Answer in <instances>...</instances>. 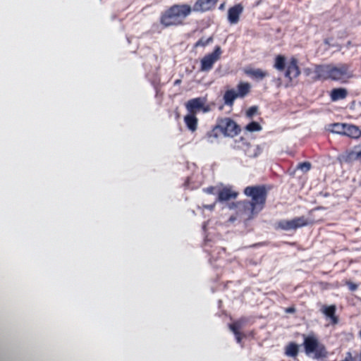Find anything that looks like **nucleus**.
<instances>
[{
  "label": "nucleus",
  "instance_id": "obj_1",
  "mask_svg": "<svg viewBox=\"0 0 361 361\" xmlns=\"http://www.w3.org/2000/svg\"><path fill=\"white\" fill-rule=\"evenodd\" d=\"M191 11L187 4L173 5L161 16V23L164 27L180 25Z\"/></svg>",
  "mask_w": 361,
  "mask_h": 361
},
{
  "label": "nucleus",
  "instance_id": "obj_2",
  "mask_svg": "<svg viewBox=\"0 0 361 361\" xmlns=\"http://www.w3.org/2000/svg\"><path fill=\"white\" fill-rule=\"evenodd\" d=\"M219 129L225 136L234 137L237 135L240 131V128L236 123L230 118H224L221 119L215 128L210 132H208L205 136V139L209 143H213L218 137L215 130Z\"/></svg>",
  "mask_w": 361,
  "mask_h": 361
},
{
  "label": "nucleus",
  "instance_id": "obj_3",
  "mask_svg": "<svg viewBox=\"0 0 361 361\" xmlns=\"http://www.w3.org/2000/svg\"><path fill=\"white\" fill-rule=\"evenodd\" d=\"M244 194L251 197L250 202L259 212L264 207L267 199V190L263 185L247 186L244 189Z\"/></svg>",
  "mask_w": 361,
  "mask_h": 361
},
{
  "label": "nucleus",
  "instance_id": "obj_4",
  "mask_svg": "<svg viewBox=\"0 0 361 361\" xmlns=\"http://www.w3.org/2000/svg\"><path fill=\"white\" fill-rule=\"evenodd\" d=\"M303 345L307 355L314 353L316 359L324 358L327 356L328 353L324 345L319 343L314 336H304Z\"/></svg>",
  "mask_w": 361,
  "mask_h": 361
},
{
  "label": "nucleus",
  "instance_id": "obj_5",
  "mask_svg": "<svg viewBox=\"0 0 361 361\" xmlns=\"http://www.w3.org/2000/svg\"><path fill=\"white\" fill-rule=\"evenodd\" d=\"M352 77L353 73L348 64L340 63L338 66L331 64L329 79L331 80L339 81L343 83Z\"/></svg>",
  "mask_w": 361,
  "mask_h": 361
},
{
  "label": "nucleus",
  "instance_id": "obj_6",
  "mask_svg": "<svg viewBox=\"0 0 361 361\" xmlns=\"http://www.w3.org/2000/svg\"><path fill=\"white\" fill-rule=\"evenodd\" d=\"M206 98L202 97L189 99L185 104L188 114L196 115L199 111L208 112L210 109L206 105Z\"/></svg>",
  "mask_w": 361,
  "mask_h": 361
},
{
  "label": "nucleus",
  "instance_id": "obj_7",
  "mask_svg": "<svg viewBox=\"0 0 361 361\" xmlns=\"http://www.w3.org/2000/svg\"><path fill=\"white\" fill-rule=\"evenodd\" d=\"M222 51L219 46H216L214 48L213 52L204 56L200 63V71L202 72H208L212 69L214 64L216 62L221 54Z\"/></svg>",
  "mask_w": 361,
  "mask_h": 361
},
{
  "label": "nucleus",
  "instance_id": "obj_8",
  "mask_svg": "<svg viewBox=\"0 0 361 361\" xmlns=\"http://www.w3.org/2000/svg\"><path fill=\"white\" fill-rule=\"evenodd\" d=\"M238 147L241 148L244 151L245 155L250 158L257 157L259 154H261L263 150L260 145L252 146L243 137L240 138V140L238 141Z\"/></svg>",
  "mask_w": 361,
  "mask_h": 361
},
{
  "label": "nucleus",
  "instance_id": "obj_9",
  "mask_svg": "<svg viewBox=\"0 0 361 361\" xmlns=\"http://www.w3.org/2000/svg\"><path fill=\"white\" fill-rule=\"evenodd\" d=\"M307 221L304 216H300L291 220L281 221L279 224V226L284 231H290L307 226Z\"/></svg>",
  "mask_w": 361,
  "mask_h": 361
},
{
  "label": "nucleus",
  "instance_id": "obj_10",
  "mask_svg": "<svg viewBox=\"0 0 361 361\" xmlns=\"http://www.w3.org/2000/svg\"><path fill=\"white\" fill-rule=\"evenodd\" d=\"M233 205L235 206L239 212H242L246 215L247 219H252L255 215L259 213L249 200L239 201L236 204H233Z\"/></svg>",
  "mask_w": 361,
  "mask_h": 361
},
{
  "label": "nucleus",
  "instance_id": "obj_11",
  "mask_svg": "<svg viewBox=\"0 0 361 361\" xmlns=\"http://www.w3.org/2000/svg\"><path fill=\"white\" fill-rule=\"evenodd\" d=\"M244 7L241 4H238L232 7H230L228 10V22L231 25H235L240 20V16L243 13Z\"/></svg>",
  "mask_w": 361,
  "mask_h": 361
},
{
  "label": "nucleus",
  "instance_id": "obj_12",
  "mask_svg": "<svg viewBox=\"0 0 361 361\" xmlns=\"http://www.w3.org/2000/svg\"><path fill=\"white\" fill-rule=\"evenodd\" d=\"M331 64L329 65H316L314 67L312 77L314 80H328L330 77Z\"/></svg>",
  "mask_w": 361,
  "mask_h": 361
},
{
  "label": "nucleus",
  "instance_id": "obj_13",
  "mask_svg": "<svg viewBox=\"0 0 361 361\" xmlns=\"http://www.w3.org/2000/svg\"><path fill=\"white\" fill-rule=\"evenodd\" d=\"M218 0H197L192 10L197 12H205L214 8Z\"/></svg>",
  "mask_w": 361,
  "mask_h": 361
},
{
  "label": "nucleus",
  "instance_id": "obj_14",
  "mask_svg": "<svg viewBox=\"0 0 361 361\" xmlns=\"http://www.w3.org/2000/svg\"><path fill=\"white\" fill-rule=\"evenodd\" d=\"M237 196L238 192L233 191L230 188L225 187L222 189H219L217 191L216 202H224L231 199H235Z\"/></svg>",
  "mask_w": 361,
  "mask_h": 361
},
{
  "label": "nucleus",
  "instance_id": "obj_15",
  "mask_svg": "<svg viewBox=\"0 0 361 361\" xmlns=\"http://www.w3.org/2000/svg\"><path fill=\"white\" fill-rule=\"evenodd\" d=\"M300 73L299 67L298 66V60L292 58L287 66L285 76L290 80L297 78Z\"/></svg>",
  "mask_w": 361,
  "mask_h": 361
},
{
  "label": "nucleus",
  "instance_id": "obj_16",
  "mask_svg": "<svg viewBox=\"0 0 361 361\" xmlns=\"http://www.w3.org/2000/svg\"><path fill=\"white\" fill-rule=\"evenodd\" d=\"M244 73L252 80H262L268 76V73L260 68H247L244 70Z\"/></svg>",
  "mask_w": 361,
  "mask_h": 361
},
{
  "label": "nucleus",
  "instance_id": "obj_17",
  "mask_svg": "<svg viewBox=\"0 0 361 361\" xmlns=\"http://www.w3.org/2000/svg\"><path fill=\"white\" fill-rule=\"evenodd\" d=\"M336 311V307L334 305L326 306L324 305L321 312L326 317L331 319L333 324H336L338 322V317L335 315Z\"/></svg>",
  "mask_w": 361,
  "mask_h": 361
},
{
  "label": "nucleus",
  "instance_id": "obj_18",
  "mask_svg": "<svg viewBox=\"0 0 361 361\" xmlns=\"http://www.w3.org/2000/svg\"><path fill=\"white\" fill-rule=\"evenodd\" d=\"M184 123L187 128L192 133L197 129L198 119L196 115L188 114L184 116Z\"/></svg>",
  "mask_w": 361,
  "mask_h": 361
},
{
  "label": "nucleus",
  "instance_id": "obj_19",
  "mask_svg": "<svg viewBox=\"0 0 361 361\" xmlns=\"http://www.w3.org/2000/svg\"><path fill=\"white\" fill-rule=\"evenodd\" d=\"M348 95V92L345 88H334L331 90L330 97L333 102L345 99Z\"/></svg>",
  "mask_w": 361,
  "mask_h": 361
},
{
  "label": "nucleus",
  "instance_id": "obj_20",
  "mask_svg": "<svg viewBox=\"0 0 361 361\" xmlns=\"http://www.w3.org/2000/svg\"><path fill=\"white\" fill-rule=\"evenodd\" d=\"M344 135L357 139L361 136V130L356 126L352 124H346Z\"/></svg>",
  "mask_w": 361,
  "mask_h": 361
},
{
  "label": "nucleus",
  "instance_id": "obj_21",
  "mask_svg": "<svg viewBox=\"0 0 361 361\" xmlns=\"http://www.w3.org/2000/svg\"><path fill=\"white\" fill-rule=\"evenodd\" d=\"M358 152L357 147L354 150L348 151L341 156V160L346 163H350L356 160L359 161Z\"/></svg>",
  "mask_w": 361,
  "mask_h": 361
},
{
  "label": "nucleus",
  "instance_id": "obj_22",
  "mask_svg": "<svg viewBox=\"0 0 361 361\" xmlns=\"http://www.w3.org/2000/svg\"><path fill=\"white\" fill-rule=\"evenodd\" d=\"M299 353V346L294 342L288 343L285 348V355L288 357H295Z\"/></svg>",
  "mask_w": 361,
  "mask_h": 361
},
{
  "label": "nucleus",
  "instance_id": "obj_23",
  "mask_svg": "<svg viewBox=\"0 0 361 361\" xmlns=\"http://www.w3.org/2000/svg\"><path fill=\"white\" fill-rule=\"evenodd\" d=\"M238 97L234 90H227L224 95V104L228 106H232L235 99Z\"/></svg>",
  "mask_w": 361,
  "mask_h": 361
},
{
  "label": "nucleus",
  "instance_id": "obj_24",
  "mask_svg": "<svg viewBox=\"0 0 361 361\" xmlns=\"http://www.w3.org/2000/svg\"><path fill=\"white\" fill-rule=\"evenodd\" d=\"M345 128V123H334L330 124L328 129L333 133L341 134L344 135Z\"/></svg>",
  "mask_w": 361,
  "mask_h": 361
},
{
  "label": "nucleus",
  "instance_id": "obj_25",
  "mask_svg": "<svg viewBox=\"0 0 361 361\" xmlns=\"http://www.w3.org/2000/svg\"><path fill=\"white\" fill-rule=\"evenodd\" d=\"M238 97H244L250 91V85L247 82H240L237 86Z\"/></svg>",
  "mask_w": 361,
  "mask_h": 361
},
{
  "label": "nucleus",
  "instance_id": "obj_26",
  "mask_svg": "<svg viewBox=\"0 0 361 361\" xmlns=\"http://www.w3.org/2000/svg\"><path fill=\"white\" fill-rule=\"evenodd\" d=\"M286 66V59L281 55H279L275 59L274 68L279 71L284 70Z\"/></svg>",
  "mask_w": 361,
  "mask_h": 361
},
{
  "label": "nucleus",
  "instance_id": "obj_27",
  "mask_svg": "<svg viewBox=\"0 0 361 361\" xmlns=\"http://www.w3.org/2000/svg\"><path fill=\"white\" fill-rule=\"evenodd\" d=\"M244 325V322L242 320H238L228 325L229 329L232 332H240V329Z\"/></svg>",
  "mask_w": 361,
  "mask_h": 361
},
{
  "label": "nucleus",
  "instance_id": "obj_28",
  "mask_svg": "<svg viewBox=\"0 0 361 361\" xmlns=\"http://www.w3.org/2000/svg\"><path fill=\"white\" fill-rule=\"evenodd\" d=\"M245 130L250 132H257L262 130V126L256 121H252L245 126Z\"/></svg>",
  "mask_w": 361,
  "mask_h": 361
},
{
  "label": "nucleus",
  "instance_id": "obj_29",
  "mask_svg": "<svg viewBox=\"0 0 361 361\" xmlns=\"http://www.w3.org/2000/svg\"><path fill=\"white\" fill-rule=\"evenodd\" d=\"M213 40V37H209L208 38L202 37L195 44V47H205L212 43Z\"/></svg>",
  "mask_w": 361,
  "mask_h": 361
},
{
  "label": "nucleus",
  "instance_id": "obj_30",
  "mask_svg": "<svg viewBox=\"0 0 361 361\" xmlns=\"http://www.w3.org/2000/svg\"><path fill=\"white\" fill-rule=\"evenodd\" d=\"M311 169V164L308 161L299 163L297 166V169H300L303 172H307Z\"/></svg>",
  "mask_w": 361,
  "mask_h": 361
},
{
  "label": "nucleus",
  "instance_id": "obj_31",
  "mask_svg": "<svg viewBox=\"0 0 361 361\" xmlns=\"http://www.w3.org/2000/svg\"><path fill=\"white\" fill-rule=\"evenodd\" d=\"M219 188H218L216 187L210 186V187L204 188L203 190H204V192H205L207 194L216 195L217 196V191L219 190Z\"/></svg>",
  "mask_w": 361,
  "mask_h": 361
},
{
  "label": "nucleus",
  "instance_id": "obj_32",
  "mask_svg": "<svg viewBox=\"0 0 361 361\" xmlns=\"http://www.w3.org/2000/svg\"><path fill=\"white\" fill-rule=\"evenodd\" d=\"M147 77L150 80L152 85L154 86L155 90V95L157 96L158 94V84L156 81V79L152 78L149 73H147Z\"/></svg>",
  "mask_w": 361,
  "mask_h": 361
},
{
  "label": "nucleus",
  "instance_id": "obj_33",
  "mask_svg": "<svg viewBox=\"0 0 361 361\" xmlns=\"http://www.w3.org/2000/svg\"><path fill=\"white\" fill-rule=\"evenodd\" d=\"M257 106H251L250 108L248 109V110L246 112L247 116L249 118H251V117H252V116L254 114H255L257 113Z\"/></svg>",
  "mask_w": 361,
  "mask_h": 361
},
{
  "label": "nucleus",
  "instance_id": "obj_34",
  "mask_svg": "<svg viewBox=\"0 0 361 361\" xmlns=\"http://www.w3.org/2000/svg\"><path fill=\"white\" fill-rule=\"evenodd\" d=\"M209 246V242H208V240H205V243H204V250L206 252H207L210 256H211V258H215V250H209L208 247Z\"/></svg>",
  "mask_w": 361,
  "mask_h": 361
},
{
  "label": "nucleus",
  "instance_id": "obj_35",
  "mask_svg": "<svg viewBox=\"0 0 361 361\" xmlns=\"http://www.w3.org/2000/svg\"><path fill=\"white\" fill-rule=\"evenodd\" d=\"M345 285L348 286V288L351 291H355L357 289L358 286L356 283H354L350 281H347L345 282Z\"/></svg>",
  "mask_w": 361,
  "mask_h": 361
},
{
  "label": "nucleus",
  "instance_id": "obj_36",
  "mask_svg": "<svg viewBox=\"0 0 361 361\" xmlns=\"http://www.w3.org/2000/svg\"><path fill=\"white\" fill-rule=\"evenodd\" d=\"M233 334L235 336L236 342L240 344L242 342V338H243L242 334L240 332H233Z\"/></svg>",
  "mask_w": 361,
  "mask_h": 361
},
{
  "label": "nucleus",
  "instance_id": "obj_37",
  "mask_svg": "<svg viewBox=\"0 0 361 361\" xmlns=\"http://www.w3.org/2000/svg\"><path fill=\"white\" fill-rule=\"evenodd\" d=\"M295 312V309L293 307H290L286 308V312L287 313H294Z\"/></svg>",
  "mask_w": 361,
  "mask_h": 361
},
{
  "label": "nucleus",
  "instance_id": "obj_38",
  "mask_svg": "<svg viewBox=\"0 0 361 361\" xmlns=\"http://www.w3.org/2000/svg\"><path fill=\"white\" fill-rule=\"evenodd\" d=\"M353 359V356H352L351 353L348 352V353H346V357H345V360H348V361H350V360H352Z\"/></svg>",
  "mask_w": 361,
  "mask_h": 361
},
{
  "label": "nucleus",
  "instance_id": "obj_39",
  "mask_svg": "<svg viewBox=\"0 0 361 361\" xmlns=\"http://www.w3.org/2000/svg\"><path fill=\"white\" fill-rule=\"evenodd\" d=\"M216 250H217L218 254H219L221 251H223V252L225 251V249L223 247H219V248H217Z\"/></svg>",
  "mask_w": 361,
  "mask_h": 361
},
{
  "label": "nucleus",
  "instance_id": "obj_40",
  "mask_svg": "<svg viewBox=\"0 0 361 361\" xmlns=\"http://www.w3.org/2000/svg\"><path fill=\"white\" fill-rule=\"evenodd\" d=\"M359 161L361 162V149L358 152Z\"/></svg>",
  "mask_w": 361,
  "mask_h": 361
},
{
  "label": "nucleus",
  "instance_id": "obj_41",
  "mask_svg": "<svg viewBox=\"0 0 361 361\" xmlns=\"http://www.w3.org/2000/svg\"><path fill=\"white\" fill-rule=\"evenodd\" d=\"M224 4H221L220 5V6H219V8L220 10H222V9H224Z\"/></svg>",
  "mask_w": 361,
  "mask_h": 361
},
{
  "label": "nucleus",
  "instance_id": "obj_42",
  "mask_svg": "<svg viewBox=\"0 0 361 361\" xmlns=\"http://www.w3.org/2000/svg\"><path fill=\"white\" fill-rule=\"evenodd\" d=\"M214 207V204H211V205L207 206V207L210 209H212Z\"/></svg>",
  "mask_w": 361,
  "mask_h": 361
},
{
  "label": "nucleus",
  "instance_id": "obj_43",
  "mask_svg": "<svg viewBox=\"0 0 361 361\" xmlns=\"http://www.w3.org/2000/svg\"><path fill=\"white\" fill-rule=\"evenodd\" d=\"M206 226H207V224L204 222V224H203V226H202L204 230H205Z\"/></svg>",
  "mask_w": 361,
  "mask_h": 361
},
{
  "label": "nucleus",
  "instance_id": "obj_44",
  "mask_svg": "<svg viewBox=\"0 0 361 361\" xmlns=\"http://www.w3.org/2000/svg\"><path fill=\"white\" fill-rule=\"evenodd\" d=\"M325 42H326V44H329V40H328V39H326V40L325 41Z\"/></svg>",
  "mask_w": 361,
  "mask_h": 361
}]
</instances>
